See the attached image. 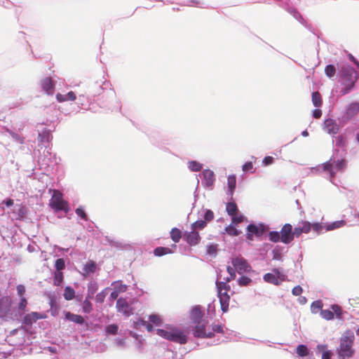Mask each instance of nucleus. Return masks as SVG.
I'll list each match as a JSON object with an SVG mask.
<instances>
[{
    "instance_id": "f257e3e1",
    "label": "nucleus",
    "mask_w": 359,
    "mask_h": 359,
    "mask_svg": "<svg viewBox=\"0 0 359 359\" xmlns=\"http://www.w3.org/2000/svg\"><path fill=\"white\" fill-rule=\"evenodd\" d=\"M355 339L354 334L352 331H346L340 338V344L337 349L338 356L340 359L346 358H352L355 354V350L353 348Z\"/></svg>"
},
{
    "instance_id": "f03ea898",
    "label": "nucleus",
    "mask_w": 359,
    "mask_h": 359,
    "mask_svg": "<svg viewBox=\"0 0 359 359\" xmlns=\"http://www.w3.org/2000/svg\"><path fill=\"white\" fill-rule=\"evenodd\" d=\"M341 79L344 87L341 88L340 93L341 95H344L353 88L358 80L357 73L351 67L345 68L342 72Z\"/></svg>"
},
{
    "instance_id": "7ed1b4c3",
    "label": "nucleus",
    "mask_w": 359,
    "mask_h": 359,
    "mask_svg": "<svg viewBox=\"0 0 359 359\" xmlns=\"http://www.w3.org/2000/svg\"><path fill=\"white\" fill-rule=\"evenodd\" d=\"M217 289V296L219 299V303L221 306V309L223 313H226L229 310V301H230V295L229 292H230L231 287L226 282H217L216 283Z\"/></svg>"
},
{
    "instance_id": "20e7f679",
    "label": "nucleus",
    "mask_w": 359,
    "mask_h": 359,
    "mask_svg": "<svg viewBox=\"0 0 359 359\" xmlns=\"http://www.w3.org/2000/svg\"><path fill=\"white\" fill-rule=\"evenodd\" d=\"M156 332L158 335L164 339L180 344H185L187 342V335L184 332L177 329H172L170 331L158 329Z\"/></svg>"
},
{
    "instance_id": "39448f33",
    "label": "nucleus",
    "mask_w": 359,
    "mask_h": 359,
    "mask_svg": "<svg viewBox=\"0 0 359 359\" xmlns=\"http://www.w3.org/2000/svg\"><path fill=\"white\" fill-rule=\"evenodd\" d=\"M263 279L268 283L278 286L287 280V275L279 269L274 268L271 270V273L264 274Z\"/></svg>"
},
{
    "instance_id": "423d86ee",
    "label": "nucleus",
    "mask_w": 359,
    "mask_h": 359,
    "mask_svg": "<svg viewBox=\"0 0 359 359\" xmlns=\"http://www.w3.org/2000/svg\"><path fill=\"white\" fill-rule=\"evenodd\" d=\"M50 205L56 211L63 210L67 212L69 209L68 203L62 198V194L58 190H53Z\"/></svg>"
},
{
    "instance_id": "0eeeda50",
    "label": "nucleus",
    "mask_w": 359,
    "mask_h": 359,
    "mask_svg": "<svg viewBox=\"0 0 359 359\" xmlns=\"http://www.w3.org/2000/svg\"><path fill=\"white\" fill-rule=\"evenodd\" d=\"M268 229L269 228L263 224H250L247 226L246 238L252 241L254 236L257 238L261 237Z\"/></svg>"
},
{
    "instance_id": "6e6552de",
    "label": "nucleus",
    "mask_w": 359,
    "mask_h": 359,
    "mask_svg": "<svg viewBox=\"0 0 359 359\" xmlns=\"http://www.w3.org/2000/svg\"><path fill=\"white\" fill-rule=\"evenodd\" d=\"M280 234L281 242L285 244H289L294 240V234H292V226L290 224H285L282 227Z\"/></svg>"
},
{
    "instance_id": "1a4fd4ad",
    "label": "nucleus",
    "mask_w": 359,
    "mask_h": 359,
    "mask_svg": "<svg viewBox=\"0 0 359 359\" xmlns=\"http://www.w3.org/2000/svg\"><path fill=\"white\" fill-rule=\"evenodd\" d=\"M232 264L240 274L250 271L251 267L246 260L242 257H237L232 260Z\"/></svg>"
},
{
    "instance_id": "9d476101",
    "label": "nucleus",
    "mask_w": 359,
    "mask_h": 359,
    "mask_svg": "<svg viewBox=\"0 0 359 359\" xmlns=\"http://www.w3.org/2000/svg\"><path fill=\"white\" fill-rule=\"evenodd\" d=\"M194 335L198 338H212L214 337V333L212 332H207L205 330V324L203 323V321L200 324H196Z\"/></svg>"
},
{
    "instance_id": "9b49d317",
    "label": "nucleus",
    "mask_w": 359,
    "mask_h": 359,
    "mask_svg": "<svg viewBox=\"0 0 359 359\" xmlns=\"http://www.w3.org/2000/svg\"><path fill=\"white\" fill-rule=\"evenodd\" d=\"M184 238L187 243L191 245L194 246L199 243L201 241V236L197 231L192 230L189 232H185L184 234Z\"/></svg>"
},
{
    "instance_id": "f8f14e48",
    "label": "nucleus",
    "mask_w": 359,
    "mask_h": 359,
    "mask_svg": "<svg viewBox=\"0 0 359 359\" xmlns=\"http://www.w3.org/2000/svg\"><path fill=\"white\" fill-rule=\"evenodd\" d=\"M46 318V314L33 311L25 316L23 318V323L27 325H32L33 323L36 322V320L39 319H44Z\"/></svg>"
},
{
    "instance_id": "ddd939ff",
    "label": "nucleus",
    "mask_w": 359,
    "mask_h": 359,
    "mask_svg": "<svg viewBox=\"0 0 359 359\" xmlns=\"http://www.w3.org/2000/svg\"><path fill=\"white\" fill-rule=\"evenodd\" d=\"M204 313L200 306H194L190 313V319L194 324H200L202 323Z\"/></svg>"
},
{
    "instance_id": "4468645a",
    "label": "nucleus",
    "mask_w": 359,
    "mask_h": 359,
    "mask_svg": "<svg viewBox=\"0 0 359 359\" xmlns=\"http://www.w3.org/2000/svg\"><path fill=\"white\" fill-rule=\"evenodd\" d=\"M116 309L118 312L123 313L126 316H129L133 313L126 299L123 298L117 300Z\"/></svg>"
},
{
    "instance_id": "2eb2a0df",
    "label": "nucleus",
    "mask_w": 359,
    "mask_h": 359,
    "mask_svg": "<svg viewBox=\"0 0 359 359\" xmlns=\"http://www.w3.org/2000/svg\"><path fill=\"white\" fill-rule=\"evenodd\" d=\"M339 126L337 122L332 119L327 118L324 122V130L329 134H337L339 131Z\"/></svg>"
},
{
    "instance_id": "dca6fc26",
    "label": "nucleus",
    "mask_w": 359,
    "mask_h": 359,
    "mask_svg": "<svg viewBox=\"0 0 359 359\" xmlns=\"http://www.w3.org/2000/svg\"><path fill=\"white\" fill-rule=\"evenodd\" d=\"M41 87L48 95L53 94L54 83L50 77H46L41 80Z\"/></svg>"
},
{
    "instance_id": "f3484780",
    "label": "nucleus",
    "mask_w": 359,
    "mask_h": 359,
    "mask_svg": "<svg viewBox=\"0 0 359 359\" xmlns=\"http://www.w3.org/2000/svg\"><path fill=\"white\" fill-rule=\"evenodd\" d=\"M203 180L205 186L212 187L215 181L214 172L206 169L203 171Z\"/></svg>"
},
{
    "instance_id": "a211bd4d",
    "label": "nucleus",
    "mask_w": 359,
    "mask_h": 359,
    "mask_svg": "<svg viewBox=\"0 0 359 359\" xmlns=\"http://www.w3.org/2000/svg\"><path fill=\"white\" fill-rule=\"evenodd\" d=\"M65 318L76 324L82 325L84 323L85 320L83 316L77 314L72 313L69 311L65 313Z\"/></svg>"
},
{
    "instance_id": "6ab92c4d",
    "label": "nucleus",
    "mask_w": 359,
    "mask_h": 359,
    "mask_svg": "<svg viewBox=\"0 0 359 359\" xmlns=\"http://www.w3.org/2000/svg\"><path fill=\"white\" fill-rule=\"evenodd\" d=\"M97 269V264L95 262L92 260H89L83 266V271L86 276L89 275L90 273H93L95 272Z\"/></svg>"
},
{
    "instance_id": "aec40b11",
    "label": "nucleus",
    "mask_w": 359,
    "mask_h": 359,
    "mask_svg": "<svg viewBox=\"0 0 359 359\" xmlns=\"http://www.w3.org/2000/svg\"><path fill=\"white\" fill-rule=\"evenodd\" d=\"M174 250L167 247H158L154 249V254L155 256L161 257L165 255L171 254Z\"/></svg>"
},
{
    "instance_id": "412c9836",
    "label": "nucleus",
    "mask_w": 359,
    "mask_h": 359,
    "mask_svg": "<svg viewBox=\"0 0 359 359\" xmlns=\"http://www.w3.org/2000/svg\"><path fill=\"white\" fill-rule=\"evenodd\" d=\"M110 290H114L118 294L124 292L127 290V286L122 283L121 281H114L111 284Z\"/></svg>"
},
{
    "instance_id": "4be33fe9",
    "label": "nucleus",
    "mask_w": 359,
    "mask_h": 359,
    "mask_svg": "<svg viewBox=\"0 0 359 359\" xmlns=\"http://www.w3.org/2000/svg\"><path fill=\"white\" fill-rule=\"evenodd\" d=\"M92 296L88 295L82 304V311L85 313H90L93 311V304L90 299Z\"/></svg>"
},
{
    "instance_id": "5701e85b",
    "label": "nucleus",
    "mask_w": 359,
    "mask_h": 359,
    "mask_svg": "<svg viewBox=\"0 0 359 359\" xmlns=\"http://www.w3.org/2000/svg\"><path fill=\"white\" fill-rule=\"evenodd\" d=\"M227 184L230 195H233L236 185V177L234 175H229L227 179Z\"/></svg>"
},
{
    "instance_id": "b1692460",
    "label": "nucleus",
    "mask_w": 359,
    "mask_h": 359,
    "mask_svg": "<svg viewBox=\"0 0 359 359\" xmlns=\"http://www.w3.org/2000/svg\"><path fill=\"white\" fill-rule=\"evenodd\" d=\"M359 111V103L353 102L347 108L346 114L348 116H353Z\"/></svg>"
},
{
    "instance_id": "393cba45",
    "label": "nucleus",
    "mask_w": 359,
    "mask_h": 359,
    "mask_svg": "<svg viewBox=\"0 0 359 359\" xmlns=\"http://www.w3.org/2000/svg\"><path fill=\"white\" fill-rule=\"evenodd\" d=\"M226 210L229 216H233L238 213L237 205L234 202L227 203L226 205Z\"/></svg>"
},
{
    "instance_id": "a878e982",
    "label": "nucleus",
    "mask_w": 359,
    "mask_h": 359,
    "mask_svg": "<svg viewBox=\"0 0 359 359\" xmlns=\"http://www.w3.org/2000/svg\"><path fill=\"white\" fill-rule=\"evenodd\" d=\"M170 238L175 243H178L182 238V231L177 228H173L170 231Z\"/></svg>"
},
{
    "instance_id": "bb28decb",
    "label": "nucleus",
    "mask_w": 359,
    "mask_h": 359,
    "mask_svg": "<svg viewBox=\"0 0 359 359\" xmlns=\"http://www.w3.org/2000/svg\"><path fill=\"white\" fill-rule=\"evenodd\" d=\"M63 296L66 300L73 299L75 297L74 290L70 286H67L65 288Z\"/></svg>"
},
{
    "instance_id": "cd10ccee",
    "label": "nucleus",
    "mask_w": 359,
    "mask_h": 359,
    "mask_svg": "<svg viewBox=\"0 0 359 359\" xmlns=\"http://www.w3.org/2000/svg\"><path fill=\"white\" fill-rule=\"evenodd\" d=\"M110 290L109 287L104 288L100 292L97 293L95 296V301L97 303H103L106 296L108 294V290Z\"/></svg>"
},
{
    "instance_id": "c85d7f7f",
    "label": "nucleus",
    "mask_w": 359,
    "mask_h": 359,
    "mask_svg": "<svg viewBox=\"0 0 359 359\" xmlns=\"http://www.w3.org/2000/svg\"><path fill=\"white\" fill-rule=\"evenodd\" d=\"M312 102L316 107L322 105V97L319 92L316 91L312 93Z\"/></svg>"
},
{
    "instance_id": "c756f323",
    "label": "nucleus",
    "mask_w": 359,
    "mask_h": 359,
    "mask_svg": "<svg viewBox=\"0 0 359 359\" xmlns=\"http://www.w3.org/2000/svg\"><path fill=\"white\" fill-rule=\"evenodd\" d=\"M346 222L344 220L336 221L330 224L325 226L327 231H332L335 229L342 227L345 225Z\"/></svg>"
},
{
    "instance_id": "7c9ffc66",
    "label": "nucleus",
    "mask_w": 359,
    "mask_h": 359,
    "mask_svg": "<svg viewBox=\"0 0 359 359\" xmlns=\"http://www.w3.org/2000/svg\"><path fill=\"white\" fill-rule=\"evenodd\" d=\"M333 163L334 170L335 172L344 170L346 166V163L344 159L338 160L337 161H334Z\"/></svg>"
},
{
    "instance_id": "2f4dec72",
    "label": "nucleus",
    "mask_w": 359,
    "mask_h": 359,
    "mask_svg": "<svg viewBox=\"0 0 359 359\" xmlns=\"http://www.w3.org/2000/svg\"><path fill=\"white\" fill-rule=\"evenodd\" d=\"M323 304L321 300L313 302L311 305V310L313 313H317L319 311L323 310Z\"/></svg>"
},
{
    "instance_id": "473e14b6",
    "label": "nucleus",
    "mask_w": 359,
    "mask_h": 359,
    "mask_svg": "<svg viewBox=\"0 0 359 359\" xmlns=\"http://www.w3.org/2000/svg\"><path fill=\"white\" fill-rule=\"evenodd\" d=\"M334 163L333 162H331V161L325 162L323 165V170L325 171H327L330 174V177L332 178L335 175V172L334 170Z\"/></svg>"
},
{
    "instance_id": "72a5a7b5",
    "label": "nucleus",
    "mask_w": 359,
    "mask_h": 359,
    "mask_svg": "<svg viewBox=\"0 0 359 359\" xmlns=\"http://www.w3.org/2000/svg\"><path fill=\"white\" fill-rule=\"evenodd\" d=\"M207 226V223L204 220H197L191 224V229L194 231L198 229H203Z\"/></svg>"
},
{
    "instance_id": "f704fd0d",
    "label": "nucleus",
    "mask_w": 359,
    "mask_h": 359,
    "mask_svg": "<svg viewBox=\"0 0 359 359\" xmlns=\"http://www.w3.org/2000/svg\"><path fill=\"white\" fill-rule=\"evenodd\" d=\"M225 231L226 233H228L229 236H237L241 233V231H238L233 224H229L225 228Z\"/></svg>"
},
{
    "instance_id": "c9c22d12",
    "label": "nucleus",
    "mask_w": 359,
    "mask_h": 359,
    "mask_svg": "<svg viewBox=\"0 0 359 359\" xmlns=\"http://www.w3.org/2000/svg\"><path fill=\"white\" fill-rule=\"evenodd\" d=\"M297 353L300 357L307 356L309 353L308 348L303 344L299 345L296 350Z\"/></svg>"
},
{
    "instance_id": "e433bc0d",
    "label": "nucleus",
    "mask_w": 359,
    "mask_h": 359,
    "mask_svg": "<svg viewBox=\"0 0 359 359\" xmlns=\"http://www.w3.org/2000/svg\"><path fill=\"white\" fill-rule=\"evenodd\" d=\"M63 273L62 271H55L54 273L53 284L56 286H59L63 281Z\"/></svg>"
},
{
    "instance_id": "4c0bfd02",
    "label": "nucleus",
    "mask_w": 359,
    "mask_h": 359,
    "mask_svg": "<svg viewBox=\"0 0 359 359\" xmlns=\"http://www.w3.org/2000/svg\"><path fill=\"white\" fill-rule=\"evenodd\" d=\"M189 168L195 172L200 171L202 169V165L196 161L189 162Z\"/></svg>"
},
{
    "instance_id": "58836bf2",
    "label": "nucleus",
    "mask_w": 359,
    "mask_h": 359,
    "mask_svg": "<svg viewBox=\"0 0 359 359\" xmlns=\"http://www.w3.org/2000/svg\"><path fill=\"white\" fill-rule=\"evenodd\" d=\"M269 238L273 243L281 241L280 234L278 231H271L269 233Z\"/></svg>"
},
{
    "instance_id": "ea45409f",
    "label": "nucleus",
    "mask_w": 359,
    "mask_h": 359,
    "mask_svg": "<svg viewBox=\"0 0 359 359\" xmlns=\"http://www.w3.org/2000/svg\"><path fill=\"white\" fill-rule=\"evenodd\" d=\"M325 72L328 77H333L336 74V68L332 65H327L325 69Z\"/></svg>"
},
{
    "instance_id": "a19ab883",
    "label": "nucleus",
    "mask_w": 359,
    "mask_h": 359,
    "mask_svg": "<svg viewBox=\"0 0 359 359\" xmlns=\"http://www.w3.org/2000/svg\"><path fill=\"white\" fill-rule=\"evenodd\" d=\"M320 316H322L323 318L327 320H332L334 318L333 312L328 309L321 310Z\"/></svg>"
},
{
    "instance_id": "79ce46f5",
    "label": "nucleus",
    "mask_w": 359,
    "mask_h": 359,
    "mask_svg": "<svg viewBox=\"0 0 359 359\" xmlns=\"http://www.w3.org/2000/svg\"><path fill=\"white\" fill-rule=\"evenodd\" d=\"M303 233H308L311 229V224L307 221H302L299 223Z\"/></svg>"
},
{
    "instance_id": "37998d69",
    "label": "nucleus",
    "mask_w": 359,
    "mask_h": 359,
    "mask_svg": "<svg viewBox=\"0 0 359 359\" xmlns=\"http://www.w3.org/2000/svg\"><path fill=\"white\" fill-rule=\"evenodd\" d=\"M332 311L333 312V314L336 315L337 318H341L342 316V309L340 306L337 304H334L331 306Z\"/></svg>"
},
{
    "instance_id": "c03bdc74",
    "label": "nucleus",
    "mask_w": 359,
    "mask_h": 359,
    "mask_svg": "<svg viewBox=\"0 0 359 359\" xmlns=\"http://www.w3.org/2000/svg\"><path fill=\"white\" fill-rule=\"evenodd\" d=\"M55 267L57 270L56 271H61L62 270H63L65 268V262L64 259H62V258L57 259L55 261Z\"/></svg>"
},
{
    "instance_id": "a18cd8bd",
    "label": "nucleus",
    "mask_w": 359,
    "mask_h": 359,
    "mask_svg": "<svg viewBox=\"0 0 359 359\" xmlns=\"http://www.w3.org/2000/svg\"><path fill=\"white\" fill-rule=\"evenodd\" d=\"M231 217V224L236 225L241 223L243 221V216L238 213L235 214Z\"/></svg>"
},
{
    "instance_id": "49530a36",
    "label": "nucleus",
    "mask_w": 359,
    "mask_h": 359,
    "mask_svg": "<svg viewBox=\"0 0 359 359\" xmlns=\"http://www.w3.org/2000/svg\"><path fill=\"white\" fill-rule=\"evenodd\" d=\"M226 270L229 274V277L226 278V283L233 280L236 278L235 268L231 267L230 266H227Z\"/></svg>"
},
{
    "instance_id": "de8ad7c7",
    "label": "nucleus",
    "mask_w": 359,
    "mask_h": 359,
    "mask_svg": "<svg viewBox=\"0 0 359 359\" xmlns=\"http://www.w3.org/2000/svg\"><path fill=\"white\" fill-rule=\"evenodd\" d=\"M117 331L118 325L115 324L109 325L106 327V332L110 334H116L117 333Z\"/></svg>"
},
{
    "instance_id": "09e8293b",
    "label": "nucleus",
    "mask_w": 359,
    "mask_h": 359,
    "mask_svg": "<svg viewBox=\"0 0 359 359\" xmlns=\"http://www.w3.org/2000/svg\"><path fill=\"white\" fill-rule=\"evenodd\" d=\"M238 281L240 285L246 286L252 282V280L247 276H242L238 279Z\"/></svg>"
},
{
    "instance_id": "8fccbe9b",
    "label": "nucleus",
    "mask_w": 359,
    "mask_h": 359,
    "mask_svg": "<svg viewBox=\"0 0 359 359\" xmlns=\"http://www.w3.org/2000/svg\"><path fill=\"white\" fill-rule=\"evenodd\" d=\"M149 320L155 325H160L161 324V319L157 315H151L149 316Z\"/></svg>"
},
{
    "instance_id": "3c124183",
    "label": "nucleus",
    "mask_w": 359,
    "mask_h": 359,
    "mask_svg": "<svg viewBox=\"0 0 359 359\" xmlns=\"http://www.w3.org/2000/svg\"><path fill=\"white\" fill-rule=\"evenodd\" d=\"M213 218H214L213 212L210 210H207L204 215V219H205L204 221H205L206 223H208V222L212 221L213 219Z\"/></svg>"
},
{
    "instance_id": "603ef678",
    "label": "nucleus",
    "mask_w": 359,
    "mask_h": 359,
    "mask_svg": "<svg viewBox=\"0 0 359 359\" xmlns=\"http://www.w3.org/2000/svg\"><path fill=\"white\" fill-rule=\"evenodd\" d=\"M27 305V300L25 297L20 298V301L18 304V309L20 311H25Z\"/></svg>"
},
{
    "instance_id": "864d4df0",
    "label": "nucleus",
    "mask_w": 359,
    "mask_h": 359,
    "mask_svg": "<svg viewBox=\"0 0 359 359\" xmlns=\"http://www.w3.org/2000/svg\"><path fill=\"white\" fill-rule=\"evenodd\" d=\"M349 304L353 307H357L359 305V297L353 296L348 299Z\"/></svg>"
},
{
    "instance_id": "5fc2aeb1",
    "label": "nucleus",
    "mask_w": 359,
    "mask_h": 359,
    "mask_svg": "<svg viewBox=\"0 0 359 359\" xmlns=\"http://www.w3.org/2000/svg\"><path fill=\"white\" fill-rule=\"evenodd\" d=\"M0 305L5 306L4 313H6L9 310V306H10L9 299L8 297H4V298L1 299Z\"/></svg>"
},
{
    "instance_id": "6e6d98bb",
    "label": "nucleus",
    "mask_w": 359,
    "mask_h": 359,
    "mask_svg": "<svg viewBox=\"0 0 359 359\" xmlns=\"http://www.w3.org/2000/svg\"><path fill=\"white\" fill-rule=\"evenodd\" d=\"M76 215L80 217L81 219H84L85 221L88 220L87 215L85 212V211L81 208H78L75 210Z\"/></svg>"
},
{
    "instance_id": "4d7b16f0",
    "label": "nucleus",
    "mask_w": 359,
    "mask_h": 359,
    "mask_svg": "<svg viewBox=\"0 0 359 359\" xmlns=\"http://www.w3.org/2000/svg\"><path fill=\"white\" fill-rule=\"evenodd\" d=\"M323 226L320 223L316 222L311 224V229L317 233H320L323 229Z\"/></svg>"
},
{
    "instance_id": "13d9d810",
    "label": "nucleus",
    "mask_w": 359,
    "mask_h": 359,
    "mask_svg": "<svg viewBox=\"0 0 359 359\" xmlns=\"http://www.w3.org/2000/svg\"><path fill=\"white\" fill-rule=\"evenodd\" d=\"M17 292H18V294L22 298V297H24V294L25 293V287L23 285H17Z\"/></svg>"
},
{
    "instance_id": "bf43d9fd",
    "label": "nucleus",
    "mask_w": 359,
    "mask_h": 359,
    "mask_svg": "<svg viewBox=\"0 0 359 359\" xmlns=\"http://www.w3.org/2000/svg\"><path fill=\"white\" fill-rule=\"evenodd\" d=\"M302 292H303L302 287L299 285L295 286L294 287H293V289L292 290V294L294 296L301 295Z\"/></svg>"
},
{
    "instance_id": "052dcab7",
    "label": "nucleus",
    "mask_w": 359,
    "mask_h": 359,
    "mask_svg": "<svg viewBox=\"0 0 359 359\" xmlns=\"http://www.w3.org/2000/svg\"><path fill=\"white\" fill-rule=\"evenodd\" d=\"M212 331L217 333H224V327L222 325H212Z\"/></svg>"
},
{
    "instance_id": "680f3d73",
    "label": "nucleus",
    "mask_w": 359,
    "mask_h": 359,
    "mask_svg": "<svg viewBox=\"0 0 359 359\" xmlns=\"http://www.w3.org/2000/svg\"><path fill=\"white\" fill-rule=\"evenodd\" d=\"M97 284L96 283H90L88 285V292L91 293V296L95 293V292L97 290Z\"/></svg>"
},
{
    "instance_id": "e2e57ef3",
    "label": "nucleus",
    "mask_w": 359,
    "mask_h": 359,
    "mask_svg": "<svg viewBox=\"0 0 359 359\" xmlns=\"http://www.w3.org/2000/svg\"><path fill=\"white\" fill-rule=\"evenodd\" d=\"M253 168V164L252 162H246L243 165V170L244 172H248V171H250V170H252Z\"/></svg>"
},
{
    "instance_id": "0e129e2a",
    "label": "nucleus",
    "mask_w": 359,
    "mask_h": 359,
    "mask_svg": "<svg viewBox=\"0 0 359 359\" xmlns=\"http://www.w3.org/2000/svg\"><path fill=\"white\" fill-rule=\"evenodd\" d=\"M302 233H303V231L300 226L295 227L292 231L294 237H299Z\"/></svg>"
},
{
    "instance_id": "69168bd1",
    "label": "nucleus",
    "mask_w": 359,
    "mask_h": 359,
    "mask_svg": "<svg viewBox=\"0 0 359 359\" xmlns=\"http://www.w3.org/2000/svg\"><path fill=\"white\" fill-rule=\"evenodd\" d=\"M67 95V101H74L76 99V94L73 91H69Z\"/></svg>"
},
{
    "instance_id": "338daca9",
    "label": "nucleus",
    "mask_w": 359,
    "mask_h": 359,
    "mask_svg": "<svg viewBox=\"0 0 359 359\" xmlns=\"http://www.w3.org/2000/svg\"><path fill=\"white\" fill-rule=\"evenodd\" d=\"M216 250H217V248H216V246H215V245H208V248H207V252H208L209 255H213V254H215V253H216Z\"/></svg>"
},
{
    "instance_id": "774afa93",
    "label": "nucleus",
    "mask_w": 359,
    "mask_h": 359,
    "mask_svg": "<svg viewBox=\"0 0 359 359\" xmlns=\"http://www.w3.org/2000/svg\"><path fill=\"white\" fill-rule=\"evenodd\" d=\"M273 162V158L271 156H266L263 160V163L265 165H269Z\"/></svg>"
}]
</instances>
